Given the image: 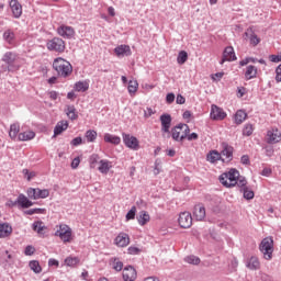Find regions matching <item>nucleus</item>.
<instances>
[{
  "instance_id": "obj_1",
  "label": "nucleus",
  "mask_w": 281,
  "mask_h": 281,
  "mask_svg": "<svg viewBox=\"0 0 281 281\" xmlns=\"http://www.w3.org/2000/svg\"><path fill=\"white\" fill-rule=\"evenodd\" d=\"M53 69L59 78H69L74 74V66L63 57H57L53 61Z\"/></svg>"
},
{
  "instance_id": "obj_2",
  "label": "nucleus",
  "mask_w": 281,
  "mask_h": 281,
  "mask_svg": "<svg viewBox=\"0 0 281 281\" xmlns=\"http://www.w3.org/2000/svg\"><path fill=\"white\" fill-rule=\"evenodd\" d=\"M16 60H19V54L14 52H7L2 56V63H5V65L1 66L2 71H19L21 69V66L16 65Z\"/></svg>"
},
{
  "instance_id": "obj_3",
  "label": "nucleus",
  "mask_w": 281,
  "mask_h": 281,
  "mask_svg": "<svg viewBox=\"0 0 281 281\" xmlns=\"http://www.w3.org/2000/svg\"><path fill=\"white\" fill-rule=\"evenodd\" d=\"M238 177H240V172L237 169H231L228 172L222 173L218 179L224 188H235Z\"/></svg>"
},
{
  "instance_id": "obj_4",
  "label": "nucleus",
  "mask_w": 281,
  "mask_h": 281,
  "mask_svg": "<svg viewBox=\"0 0 281 281\" xmlns=\"http://www.w3.org/2000/svg\"><path fill=\"white\" fill-rule=\"evenodd\" d=\"M259 251L262 252L265 260H271L273 258V237H265L259 244Z\"/></svg>"
},
{
  "instance_id": "obj_5",
  "label": "nucleus",
  "mask_w": 281,
  "mask_h": 281,
  "mask_svg": "<svg viewBox=\"0 0 281 281\" xmlns=\"http://www.w3.org/2000/svg\"><path fill=\"white\" fill-rule=\"evenodd\" d=\"M26 194L31 201H38V199H47L49 191L48 189L29 188Z\"/></svg>"
},
{
  "instance_id": "obj_6",
  "label": "nucleus",
  "mask_w": 281,
  "mask_h": 281,
  "mask_svg": "<svg viewBox=\"0 0 281 281\" xmlns=\"http://www.w3.org/2000/svg\"><path fill=\"white\" fill-rule=\"evenodd\" d=\"M48 52H57V54H63L65 52V41L60 37H54L46 43Z\"/></svg>"
},
{
  "instance_id": "obj_7",
  "label": "nucleus",
  "mask_w": 281,
  "mask_h": 281,
  "mask_svg": "<svg viewBox=\"0 0 281 281\" xmlns=\"http://www.w3.org/2000/svg\"><path fill=\"white\" fill-rule=\"evenodd\" d=\"M178 223L182 229H190L192 227V214L190 212L180 213Z\"/></svg>"
},
{
  "instance_id": "obj_8",
  "label": "nucleus",
  "mask_w": 281,
  "mask_h": 281,
  "mask_svg": "<svg viewBox=\"0 0 281 281\" xmlns=\"http://www.w3.org/2000/svg\"><path fill=\"white\" fill-rule=\"evenodd\" d=\"M210 115L211 120L215 121L225 120V117H227V113H225V111L216 104H212Z\"/></svg>"
},
{
  "instance_id": "obj_9",
  "label": "nucleus",
  "mask_w": 281,
  "mask_h": 281,
  "mask_svg": "<svg viewBox=\"0 0 281 281\" xmlns=\"http://www.w3.org/2000/svg\"><path fill=\"white\" fill-rule=\"evenodd\" d=\"M279 142H281V132L280 130L272 127L267 132V143L278 144Z\"/></svg>"
},
{
  "instance_id": "obj_10",
  "label": "nucleus",
  "mask_w": 281,
  "mask_h": 281,
  "mask_svg": "<svg viewBox=\"0 0 281 281\" xmlns=\"http://www.w3.org/2000/svg\"><path fill=\"white\" fill-rule=\"evenodd\" d=\"M123 142L125 146H127V148H132V150H137V148H139V140H137V137L135 136L123 133Z\"/></svg>"
},
{
  "instance_id": "obj_11",
  "label": "nucleus",
  "mask_w": 281,
  "mask_h": 281,
  "mask_svg": "<svg viewBox=\"0 0 281 281\" xmlns=\"http://www.w3.org/2000/svg\"><path fill=\"white\" fill-rule=\"evenodd\" d=\"M122 276L124 281H135L137 280V270L133 266H127L123 269Z\"/></svg>"
},
{
  "instance_id": "obj_12",
  "label": "nucleus",
  "mask_w": 281,
  "mask_h": 281,
  "mask_svg": "<svg viewBox=\"0 0 281 281\" xmlns=\"http://www.w3.org/2000/svg\"><path fill=\"white\" fill-rule=\"evenodd\" d=\"M161 133H170V126H172V116L164 113L160 115Z\"/></svg>"
},
{
  "instance_id": "obj_13",
  "label": "nucleus",
  "mask_w": 281,
  "mask_h": 281,
  "mask_svg": "<svg viewBox=\"0 0 281 281\" xmlns=\"http://www.w3.org/2000/svg\"><path fill=\"white\" fill-rule=\"evenodd\" d=\"M9 5L11 8V12L14 19H21V15L23 14V5L19 2V0H11L9 2Z\"/></svg>"
},
{
  "instance_id": "obj_14",
  "label": "nucleus",
  "mask_w": 281,
  "mask_h": 281,
  "mask_svg": "<svg viewBox=\"0 0 281 281\" xmlns=\"http://www.w3.org/2000/svg\"><path fill=\"white\" fill-rule=\"evenodd\" d=\"M57 33L63 38H74V36H76V31L74 30V27L67 25H60L57 29Z\"/></svg>"
},
{
  "instance_id": "obj_15",
  "label": "nucleus",
  "mask_w": 281,
  "mask_h": 281,
  "mask_svg": "<svg viewBox=\"0 0 281 281\" xmlns=\"http://www.w3.org/2000/svg\"><path fill=\"white\" fill-rule=\"evenodd\" d=\"M114 245L116 247H128L131 245V237L126 233H120L114 239Z\"/></svg>"
},
{
  "instance_id": "obj_16",
  "label": "nucleus",
  "mask_w": 281,
  "mask_h": 281,
  "mask_svg": "<svg viewBox=\"0 0 281 281\" xmlns=\"http://www.w3.org/2000/svg\"><path fill=\"white\" fill-rule=\"evenodd\" d=\"M234 60H236V53L234 52V47L227 46L223 52V58L220 64L223 65L224 63H232Z\"/></svg>"
},
{
  "instance_id": "obj_17",
  "label": "nucleus",
  "mask_w": 281,
  "mask_h": 281,
  "mask_svg": "<svg viewBox=\"0 0 281 281\" xmlns=\"http://www.w3.org/2000/svg\"><path fill=\"white\" fill-rule=\"evenodd\" d=\"M222 148L220 155L226 157L225 164H229V161L234 159V147L229 146L227 143H223Z\"/></svg>"
},
{
  "instance_id": "obj_18",
  "label": "nucleus",
  "mask_w": 281,
  "mask_h": 281,
  "mask_svg": "<svg viewBox=\"0 0 281 281\" xmlns=\"http://www.w3.org/2000/svg\"><path fill=\"white\" fill-rule=\"evenodd\" d=\"M114 54L117 56V58H124V56H131L133 52L131 50V46L122 44L114 48Z\"/></svg>"
},
{
  "instance_id": "obj_19",
  "label": "nucleus",
  "mask_w": 281,
  "mask_h": 281,
  "mask_svg": "<svg viewBox=\"0 0 281 281\" xmlns=\"http://www.w3.org/2000/svg\"><path fill=\"white\" fill-rule=\"evenodd\" d=\"M16 203L20 205L23 210H27V207H32L34 205V202L30 200V196H25V194L21 193L16 198Z\"/></svg>"
},
{
  "instance_id": "obj_20",
  "label": "nucleus",
  "mask_w": 281,
  "mask_h": 281,
  "mask_svg": "<svg viewBox=\"0 0 281 281\" xmlns=\"http://www.w3.org/2000/svg\"><path fill=\"white\" fill-rule=\"evenodd\" d=\"M206 161H210V164H216V161H223V164H225V158L221 156V153H218V150L214 149L206 155Z\"/></svg>"
},
{
  "instance_id": "obj_21",
  "label": "nucleus",
  "mask_w": 281,
  "mask_h": 281,
  "mask_svg": "<svg viewBox=\"0 0 281 281\" xmlns=\"http://www.w3.org/2000/svg\"><path fill=\"white\" fill-rule=\"evenodd\" d=\"M111 168H113V164L108 159H102L99 161L98 170L101 172V175H109V170H111Z\"/></svg>"
},
{
  "instance_id": "obj_22",
  "label": "nucleus",
  "mask_w": 281,
  "mask_h": 281,
  "mask_svg": "<svg viewBox=\"0 0 281 281\" xmlns=\"http://www.w3.org/2000/svg\"><path fill=\"white\" fill-rule=\"evenodd\" d=\"M10 236H12V225L0 223V238H10Z\"/></svg>"
},
{
  "instance_id": "obj_23",
  "label": "nucleus",
  "mask_w": 281,
  "mask_h": 281,
  "mask_svg": "<svg viewBox=\"0 0 281 281\" xmlns=\"http://www.w3.org/2000/svg\"><path fill=\"white\" fill-rule=\"evenodd\" d=\"M247 269H250V271H258L260 269V259L258 257L252 256L248 259L246 263Z\"/></svg>"
},
{
  "instance_id": "obj_24",
  "label": "nucleus",
  "mask_w": 281,
  "mask_h": 281,
  "mask_svg": "<svg viewBox=\"0 0 281 281\" xmlns=\"http://www.w3.org/2000/svg\"><path fill=\"white\" fill-rule=\"evenodd\" d=\"M67 128H69V122L59 121L54 128V137L60 135L64 131H67Z\"/></svg>"
},
{
  "instance_id": "obj_25",
  "label": "nucleus",
  "mask_w": 281,
  "mask_h": 281,
  "mask_svg": "<svg viewBox=\"0 0 281 281\" xmlns=\"http://www.w3.org/2000/svg\"><path fill=\"white\" fill-rule=\"evenodd\" d=\"M193 216L198 221L205 218V206L198 204L194 206Z\"/></svg>"
},
{
  "instance_id": "obj_26",
  "label": "nucleus",
  "mask_w": 281,
  "mask_h": 281,
  "mask_svg": "<svg viewBox=\"0 0 281 281\" xmlns=\"http://www.w3.org/2000/svg\"><path fill=\"white\" fill-rule=\"evenodd\" d=\"M258 76V68L254 65H249L245 71L246 80H254Z\"/></svg>"
},
{
  "instance_id": "obj_27",
  "label": "nucleus",
  "mask_w": 281,
  "mask_h": 281,
  "mask_svg": "<svg viewBox=\"0 0 281 281\" xmlns=\"http://www.w3.org/2000/svg\"><path fill=\"white\" fill-rule=\"evenodd\" d=\"M109 262L112 266V269H114V271L120 272L122 271V269H124V262H122L117 257L110 258Z\"/></svg>"
},
{
  "instance_id": "obj_28",
  "label": "nucleus",
  "mask_w": 281,
  "mask_h": 281,
  "mask_svg": "<svg viewBox=\"0 0 281 281\" xmlns=\"http://www.w3.org/2000/svg\"><path fill=\"white\" fill-rule=\"evenodd\" d=\"M181 131L183 130L181 128L180 123L171 128V137L173 142H183V138H181Z\"/></svg>"
},
{
  "instance_id": "obj_29",
  "label": "nucleus",
  "mask_w": 281,
  "mask_h": 281,
  "mask_svg": "<svg viewBox=\"0 0 281 281\" xmlns=\"http://www.w3.org/2000/svg\"><path fill=\"white\" fill-rule=\"evenodd\" d=\"M34 137H36V133L33 131L22 132L18 135L20 142H30V139H34Z\"/></svg>"
},
{
  "instance_id": "obj_30",
  "label": "nucleus",
  "mask_w": 281,
  "mask_h": 281,
  "mask_svg": "<svg viewBox=\"0 0 281 281\" xmlns=\"http://www.w3.org/2000/svg\"><path fill=\"white\" fill-rule=\"evenodd\" d=\"M235 124L240 125L247 120V112L245 110H238L234 116Z\"/></svg>"
},
{
  "instance_id": "obj_31",
  "label": "nucleus",
  "mask_w": 281,
  "mask_h": 281,
  "mask_svg": "<svg viewBox=\"0 0 281 281\" xmlns=\"http://www.w3.org/2000/svg\"><path fill=\"white\" fill-rule=\"evenodd\" d=\"M74 91H78L79 93H85V91H89V82L77 81L74 86Z\"/></svg>"
},
{
  "instance_id": "obj_32",
  "label": "nucleus",
  "mask_w": 281,
  "mask_h": 281,
  "mask_svg": "<svg viewBox=\"0 0 281 281\" xmlns=\"http://www.w3.org/2000/svg\"><path fill=\"white\" fill-rule=\"evenodd\" d=\"M139 225L144 226L146 223L150 222V215L146 211H140L136 217Z\"/></svg>"
},
{
  "instance_id": "obj_33",
  "label": "nucleus",
  "mask_w": 281,
  "mask_h": 281,
  "mask_svg": "<svg viewBox=\"0 0 281 281\" xmlns=\"http://www.w3.org/2000/svg\"><path fill=\"white\" fill-rule=\"evenodd\" d=\"M66 115L71 120V122L78 120V112L76 111V105H67Z\"/></svg>"
},
{
  "instance_id": "obj_34",
  "label": "nucleus",
  "mask_w": 281,
  "mask_h": 281,
  "mask_svg": "<svg viewBox=\"0 0 281 281\" xmlns=\"http://www.w3.org/2000/svg\"><path fill=\"white\" fill-rule=\"evenodd\" d=\"M239 192L243 194L244 199H246V201H251V199H254V196H256V193L254 192V190H251V188L248 186L244 189H239Z\"/></svg>"
},
{
  "instance_id": "obj_35",
  "label": "nucleus",
  "mask_w": 281,
  "mask_h": 281,
  "mask_svg": "<svg viewBox=\"0 0 281 281\" xmlns=\"http://www.w3.org/2000/svg\"><path fill=\"white\" fill-rule=\"evenodd\" d=\"M104 142H106L108 144H114V146H117L122 142V138H120V136H114L112 134H105Z\"/></svg>"
},
{
  "instance_id": "obj_36",
  "label": "nucleus",
  "mask_w": 281,
  "mask_h": 281,
  "mask_svg": "<svg viewBox=\"0 0 281 281\" xmlns=\"http://www.w3.org/2000/svg\"><path fill=\"white\" fill-rule=\"evenodd\" d=\"M14 38H16V35L14 34V31L12 30H7L3 33V40L9 44L12 45L14 43Z\"/></svg>"
},
{
  "instance_id": "obj_37",
  "label": "nucleus",
  "mask_w": 281,
  "mask_h": 281,
  "mask_svg": "<svg viewBox=\"0 0 281 281\" xmlns=\"http://www.w3.org/2000/svg\"><path fill=\"white\" fill-rule=\"evenodd\" d=\"M137 89H139V83L137 80H130L127 86L130 95H135V93H137Z\"/></svg>"
},
{
  "instance_id": "obj_38",
  "label": "nucleus",
  "mask_w": 281,
  "mask_h": 281,
  "mask_svg": "<svg viewBox=\"0 0 281 281\" xmlns=\"http://www.w3.org/2000/svg\"><path fill=\"white\" fill-rule=\"evenodd\" d=\"M20 131H21V125H19V123L11 124L10 132H9V136L11 137V139H14L15 137H18Z\"/></svg>"
},
{
  "instance_id": "obj_39",
  "label": "nucleus",
  "mask_w": 281,
  "mask_h": 281,
  "mask_svg": "<svg viewBox=\"0 0 281 281\" xmlns=\"http://www.w3.org/2000/svg\"><path fill=\"white\" fill-rule=\"evenodd\" d=\"M85 137L88 143H93L98 139V132L95 130H88L85 134Z\"/></svg>"
},
{
  "instance_id": "obj_40",
  "label": "nucleus",
  "mask_w": 281,
  "mask_h": 281,
  "mask_svg": "<svg viewBox=\"0 0 281 281\" xmlns=\"http://www.w3.org/2000/svg\"><path fill=\"white\" fill-rule=\"evenodd\" d=\"M29 267H30L31 271H33L35 273H41L43 271V268L41 267V263L38 262V260L30 261Z\"/></svg>"
},
{
  "instance_id": "obj_41",
  "label": "nucleus",
  "mask_w": 281,
  "mask_h": 281,
  "mask_svg": "<svg viewBox=\"0 0 281 281\" xmlns=\"http://www.w3.org/2000/svg\"><path fill=\"white\" fill-rule=\"evenodd\" d=\"M98 164H100V155L98 154H92L90 157H89V166L91 169H95Z\"/></svg>"
},
{
  "instance_id": "obj_42",
  "label": "nucleus",
  "mask_w": 281,
  "mask_h": 281,
  "mask_svg": "<svg viewBox=\"0 0 281 281\" xmlns=\"http://www.w3.org/2000/svg\"><path fill=\"white\" fill-rule=\"evenodd\" d=\"M71 228L66 229L64 233H59V238L63 243H71Z\"/></svg>"
},
{
  "instance_id": "obj_43",
  "label": "nucleus",
  "mask_w": 281,
  "mask_h": 281,
  "mask_svg": "<svg viewBox=\"0 0 281 281\" xmlns=\"http://www.w3.org/2000/svg\"><path fill=\"white\" fill-rule=\"evenodd\" d=\"M65 265L67 267H77L78 265H80V259L78 257H67L65 259Z\"/></svg>"
},
{
  "instance_id": "obj_44",
  "label": "nucleus",
  "mask_w": 281,
  "mask_h": 281,
  "mask_svg": "<svg viewBox=\"0 0 281 281\" xmlns=\"http://www.w3.org/2000/svg\"><path fill=\"white\" fill-rule=\"evenodd\" d=\"M187 61H188V52L181 50L178 54L177 63H178V65H186Z\"/></svg>"
},
{
  "instance_id": "obj_45",
  "label": "nucleus",
  "mask_w": 281,
  "mask_h": 281,
  "mask_svg": "<svg viewBox=\"0 0 281 281\" xmlns=\"http://www.w3.org/2000/svg\"><path fill=\"white\" fill-rule=\"evenodd\" d=\"M180 130H182L181 139H187L190 135V126L186 123H180Z\"/></svg>"
},
{
  "instance_id": "obj_46",
  "label": "nucleus",
  "mask_w": 281,
  "mask_h": 281,
  "mask_svg": "<svg viewBox=\"0 0 281 281\" xmlns=\"http://www.w3.org/2000/svg\"><path fill=\"white\" fill-rule=\"evenodd\" d=\"M236 186L239 188V190H245L247 188V179L243 176H239L236 180Z\"/></svg>"
},
{
  "instance_id": "obj_47",
  "label": "nucleus",
  "mask_w": 281,
  "mask_h": 281,
  "mask_svg": "<svg viewBox=\"0 0 281 281\" xmlns=\"http://www.w3.org/2000/svg\"><path fill=\"white\" fill-rule=\"evenodd\" d=\"M189 265H201V259L194 255H190L184 258Z\"/></svg>"
},
{
  "instance_id": "obj_48",
  "label": "nucleus",
  "mask_w": 281,
  "mask_h": 281,
  "mask_svg": "<svg viewBox=\"0 0 281 281\" xmlns=\"http://www.w3.org/2000/svg\"><path fill=\"white\" fill-rule=\"evenodd\" d=\"M45 209H30L24 211V214H26V216H32L34 214H45Z\"/></svg>"
},
{
  "instance_id": "obj_49",
  "label": "nucleus",
  "mask_w": 281,
  "mask_h": 281,
  "mask_svg": "<svg viewBox=\"0 0 281 281\" xmlns=\"http://www.w3.org/2000/svg\"><path fill=\"white\" fill-rule=\"evenodd\" d=\"M254 134V125L252 124H246L243 130V135L246 137H250V135Z\"/></svg>"
},
{
  "instance_id": "obj_50",
  "label": "nucleus",
  "mask_w": 281,
  "mask_h": 281,
  "mask_svg": "<svg viewBox=\"0 0 281 281\" xmlns=\"http://www.w3.org/2000/svg\"><path fill=\"white\" fill-rule=\"evenodd\" d=\"M127 254L130 256H139L142 254V248L135 247V246H130L127 248Z\"/></svg>"
},
{
  "instance_id": "obj_51",
  "label": "nucleus",
  "mask_w": 281,
  "mask_h": 281,
  "mask_svg": "<svg viewBox=\"0 0 281 281\" xmlns=\"http://www.w3.org/2000/svg\"><path fill=\"white\" fill-rule=\"evenodd\" d=\"M135 214H137V207L132 206L131 210L127 212V214L125 216L126 221H134Z\"/></svg>"
},
{
  "instance_id": "obj_52",
  "label": "nucleus",
  "mask_w": 281,
  "mask_h": 281,
  "mask_svg": "<svg viewBox=\"0 0 281 281\" xmlns=\"http://www.w3.org/2000/svg\"><path fill=\"white\" fill-rule=\"evenodd\" d=\"M249 41H250V45H254V47H256V45H258L260 43V37H258V35H256V33H254V31H251Z\"/></svg>"
},
{
  "instance_id": "obj_53",
  "label": "nucleus",
  "mask_w": 281,
  "mask_h": 281,
  "mask_svg": "<svg viewBox=\"0 0 281 281\" xmlns=\"http://www.w3.org/2000/svg\"><path fill=\"white\" fill-rule=\"evenodd\" d=\"M32 227H33L34 232H37V234H41V232H43V229H45V226H43V222H41V221L34 222Z\"/></svg>"
},
{
  "instance_id": "obj_54",
  "label": "nucleus",
  "mask_w": 281,
  "mask_h": 281,
  "mask_svg": "<svg viewBox=\"0 0 281 281\" xmlns=\"http://www.w3.org/2000/svg\"><path fill=\"white\" fill-rule=\"evenodd\" d=\"M67 229H71V227H69V225H67V224H60L59 229H57L55 232V236L60 237V234H65V232H67Z\"/></svg>"
},
{
  "instance_id": "obj_55",
  "label": "nucleus",
  "mask_w": 281,
  "mask_h": 281,
  "mask_svg": "<svg viewBox=\"0 0 281 281\" xmlns=\"http://www.w3.org/2000/svg\"><path fill=\"white\" fill-rule=\"evenodd\" d=\"M35 252H36V248H34V246L32 245L26 246L24 249L25 256H34Z\"/></svg>"
},
{
  "instance_id": "obj_56",
  "label": "nucleus",
  "mask_w": 281,
  "mask_h": 281,
  "mask_svg": "<svg viewBox=\"0 0 281 281\" xmlns=\"http://www.w3.org/2000/svg\"><path fill=\"white\" fill-rule=\"evenodd\" d=\"M22 172H23V176L26 177L27 181H32V179L36 177V173L34 171L30 172V170L27 169H23Z\"/></svg>"
},
{
  "instance_id": "obj_57",
  "label": "nucleus",
  "mask_w": 281,
  "mask_h": 281,
  "mask_svg": "<svg viewBox=\"0 0 281 281\" xmlns=\"http://www.w3.org/2000/svg\"><path fill=\"white\" fill-rule=\"evenodd\" d=\"M82 144V137L78 136L70 142L71 146H80Z\"/></svg>"
},
{
  "instance_id": "obj_58",
  "label": "nucleus",
  "mask_w": 281,
  "mask_h": 281,
  "mask_svg": "<svg viewBox=\"0 0 281 281\" xmlns=\"http://www.w3.org/2000/svg\"><path fill=\"white\" fill-rule=\"evenodd\" d=\"M269 60L271 63H281V55H270Z\"/></svg>"
},
{
  "instance_id": "obj_59",
  "label": "nucleus",
  "mask_w": 281,
  "mask_h": 281,
  "mask_svg": "<svg viewBox=\"0 0 281 281\" xmlns=\"http://www.w3.org/2000/svg\"><path fill=\"white\" fill-rule=\"evenodd\" d=\"M240 161L244 166H249V164H251L249 160V155H243Z\"/></svg>"
},
{
  "instance_id": "obj_60",
  "label": "nucleus",
  "mask_w": 281,
  "mask_h": 281,
  "mask_svg": "<svg viewBox=\"0 0 281 281\" xmlns=\"http://www.w3.org/2000/svg\"><path fill=\"white\" fill-rule=\"evenodd\" d=\"M153 115H155V111H153V108H147L144 112V117H151Z\"/></svg>"
},
{
  "instance_id": "obj_61",
  "label": "nucleus",
  "mask_w": 281,
  "mask_h": 281,
  "mask_svg": "<svg viewBox=\"0 0 281 281\" xmlns=\"http://www.w3.org/2000/svg\"><path fill=\"white\" fill-rule=\"evenodd\" d=\"M78 166H80V157H76V158L71 161V168H72V170H76V168H78Z\"/></svg>"
},
{
  "instance_id": "obj_62",
  "label": "nucleus",
  "mask_w": 281,
  "mask_h": 281,
  "mask_svg": "<svg viewBox=\"0 0 281 281\" xmlns=\"http://www.w3.org/2000/svg\"><path fill=\"white\" fill-rule=\"evenodd\" d=\"M223 76H225V72H216L212 75V80H215L218 82L223 78Z\"/></svg>"
},
{
  "instance_id": "obj_63",
  "label": "nucleus",
  "mask_w": 281,
  "mask_h": 281,
  "mask_svg": "<svg viewBox=\"0 0 281 281\" xmlns=\"http://www.w3.org/2000/svg\"><path fill=\"white\" fill-rule=\"evenodd\" d=\"M276 80L277 82H281V64L276 69Z\"/></svg>"
},
{
  "instance_id": "obj_64",
  "label": "nucleus",
  "mask_w": 281,
  "mask_h": 281,
  "mask_svg": "<svg viewBox=\"0 0 281 281\" xmlns=\"http://www.w3.org/2000/svg\"><path fill=\"white\" fill-rule=\"evenodd\" d=\"M176 103L177 104H186V97L178 94L176 98Z\"/></svg>"
}]
</instances>
